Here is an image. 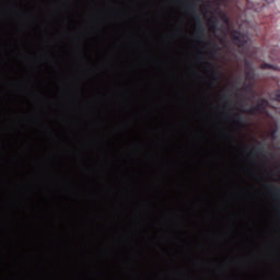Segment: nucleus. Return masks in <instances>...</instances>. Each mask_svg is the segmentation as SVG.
<instances>
[{"label":"nucleus","instance_id":"f03ea898","mask_svg":"<svg viewBox=\"0 0 280 280\" xmlns=\"http://www.w3.org/2000/svg\"><path fill=\"white\" fill-rule=\"evenodd\" d=\"M266 104H268V101L261 100L253 107L248 108H241L242 113H249V115H262V113L266 112Z\"/></svg>","mask_w":280,"mask_h":280},{"label":"nucleus","instance_id":"f257e3e1","mask_svg":"<svg viewBox=\"0 0 280 280\" xmlns=\"http://www.w3.org/2000/svg\"><path fill=\"white\" fill-rule=\"evenodd\" d=\"M231 36L233 38L234 45H237L240 49H245L243 50V54H247L248 47H250V39L248 36L237 30L232 31Z\"/></svg>","mask_w":280,"mask_h":280},{"label":"nucleus","instance_id":"20e7f679","mask_svg":"<svg viewBox=\"0 0 280 280\" xmlns=\"http://www.w3.org/2000/svg\"><path fill=\"white\" fill-rule=\"evenodd\" d=\"M221 19L225 23L226 27H231V20H229V16L225 13L221 12Z\"/></svg>","mask_w":280,"mask_h":280},{"label":"nucleus","instance_id":"1a4fd4ad","mask_svg":"<svg viewBox=\"0 0 280 280\" xmlns=\"http://www.w3.org/2000/svg\"><path fill=\"white\" fill-rule=\"evenodd\" d=\"M195 31H196V32H202V25L196 24V25H195Z\"/></svg>","mask_w":280,"mask_h":280},{"label":"nucleus","instance_id":"39448f33","mask_svg":"<svg viewBox=\"0 0 280 280\" xmlns=\"http://www.w3.org/2000/svg\"><path fill=\"white\" fill-rule=\"evenodd\" d=\"M269 139H271V141H277V129H273V130L269 133Z\"/></svg>","mask_w":280,"mask_h":280},{"label":"nucleus","instance_id":"2eb2a0df","mask_svg":"<svg viewBox=\"0 0 280 280\" xmlns=\"http://www.w3.org/2000/svg\"><path fill=\"white\" fill-rule=\"evenodd\" d=\"M246 67L247 69H250V63H248V61H246Z\"/></svg>","mask_w":280,"mask_h":280},{"label":"nucleus","instance_id":"423d86ee","mask_svg":"<svg viewBox=\"0 0 280 280\" xmlns=\"http://www.w3.org/2000/svg\"><path fill=\"white\" fill-rule=\"evenodd\" d=\"M261 68L262 69H277V68L272 67L270 63H262Z\"/></svg>","mask_w":280,"mask_h":280},{"label":"nucleus","instance_id":"9b49d317","mask_svg":"<svg viewBox=\"0 0 280 280\" xmlns=\"http://www.w3.org/2000/svg\"><path fill=\"white\" fill-rule=\"evenodd\" d=\"M210 30H211L212 32H215V31L218 30V24H212V25L210 26Z\"/></svg>","mask_w":280,"mask_h":280},{"label":"nucleus","instance_id":"0eeeda50","mask_svg":"<svg viewBox=\"0 0 280 280\" xmlns=\"http://www.w3.org/2000/svg\"><path fill=\"white\" fill-rule=\"evenodd\" d=\"M271 196H272V198H275V200H279V194H277V189H273L271 191Z\"/></svg>","mask_w":280,"mask_h":280},{"label":"nucleus","instance_id":"f8f14e48","mask_svg":"<svg viewBox=\"0 0 280 280\" xmlns=\"http://www.w3.org/2000/svg\"><path fill=\"white\" fill-rule=\"evenodd\" d=\"M235 124H242V118H240V117L236 118V119H235Z\"/></svg>","mask_w":280,"mask_h":280},{"label":"nucleus","instance_id":"dca6fc26","mask_svg":"<svg viewBox=\"0 0 280 280\" xmlns=\"http://www.w3.org/2000/svg\"><path fill=\"white\" fill-rule=\"evenodd\" d=\"M155 67H159V60H155Z\"/></svg>","mask_w":280,"mask_h":280},{"label":"nucleus","instance_id":"ddd939ff","mask_svg":"<svg viewBox=\"0 0 280 280\" xmlns=\"http://www.w3.org/2000/svg\"><path fill=\"white\" fill-rule=\"evenodd\" d=\"M192 19H194L195 21H199V18H198V15H196V14H192Z\"/></svg>","mask_w":280,"mask_h":280},{"label":"nucleus","instance_id":"6e6552de","mask_svg":"<svg viewBox=\"0 0 280 280\" xmlns=\"http://www.w3.org/2000/svg\"><path fill=\"white\" fill-rule=\"evenodd\" d=\"M212 80L213 82H218V72L215 70H212Z\"/></svg>","mask_w":280,"mask_h":280},{"label":"nucleus","instance_id":"6ab92c4d","mask_svg":"<svg viewBox=\"0 0 280 280\" xmlns=\"http://www.w3.org/2000/svg\"><path fill=\"white\" fill-rule=\"evenodd\" d=\"M210 85H212V86H213V82H211V83H210Z\"/></svg>","mask_w":280,"mask_h":280},{"label":"nucleus","instance_id":"7ed1b4c3","mask_svg":"<svg viewBox=\"0 0 280 280\" xmlns=\"http://www.w3.org/2000/svg\"><path fill=\"white\" fill-rule=\"evenodd\" d=\"M247 8L246 10H254V12H261V9L264 8L261 4H255L250 0H246Z\"/></svg>","mask_w":280,"mask_h":280},{"label":"nucleus","instance_id":"9d476101","mask_svg":"<svg viewBox=\"0 0 280 280\" xmlns=\"http://www.w3.org/2000/svg\"><path fill=\"white\" fill-rule=\"evenodd\" d=\"M273 97L277 100V102H280V91H277Z\"/></svg>","mask_w":280,"mask_h":280},{"label":"nucleus","instance_id":"4468645a","mask_svg":"<svg viewBox=\"0 0 280 280\" xmlns=\"http://www.w3.org/2000/svg\"><path fill=\"white\" fill-rule=\"evenodd\" d=\"M266 1V3H272V2H275V0H265Z\"/></svg>","mask_w":280,"mask_h":280},{"label":"nucleus","instance_id":"a211bd4d","mask_svg":"<svg viewBox=\"0 0 280 280\" xmlns=\"http://www.w3.org/2000/svg\"><path fill=\"white\" fill-rule=\"evenodd\" d=\"M199 43H200V45H202V43H205V40H202V39H199Z\"/></svg>","mask_w":280,"mask_h":280},{"label":"nucleus","instance_id":"f3484780","mask_svg":"<svg viewBox=\"0 0 280 280\" xmlns=\"http://www.w3.org/2000/svg\"><path fill=\"white\" fill-rule=\"evenodd\" d=\"M158 16H161V11L160 10H158Z\"/></svg>","mask_w":280,"mask_h":280}]
</instances>
